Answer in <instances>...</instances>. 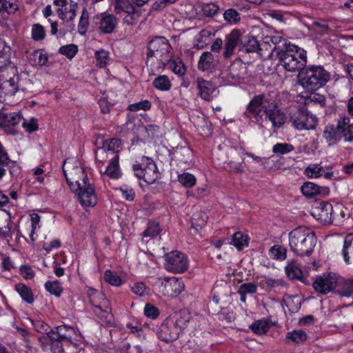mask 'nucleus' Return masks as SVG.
<instances>
[{
  "label": "nucleus",
  "instance_id": "nucleus-1",
  "mask_svg": "<svg viewBox=\"0 0 353 353\" xmlns=\"http://www.w3.org/2000/svg\"><path fill=\"white\" fill-rule=\"evenodd\" d=\"M276 52L278 65L282 66L285 71L294 72L303 68L307 63V52L302 48L292 44L281 36H266Z\"/></svg>",
  "mask_w": 353,
  "mask_h": 353
},
{
  "label": "nucleus",
  "instance_id": "nucleus-2",
  "mask_svg": "<svg viewBox=\"0 0 353 353\" xmlns=\"http://www.w3.org/2000/svg\"><path fill=\"white\" fill-rule=\"evenodd\" d=\"M263 112L265 119L269 120L274 129L280 128L285 123V115L279 108L276 101L266 97L263 94L254 95L246 106L243 116L246 119H254L256 123L262 121Z\"/></svg>",
  "mask_w": 353,
  "mask_h": 353
},
{
  "label": "nucleus",
  "instance_id": "nucleus-3",
  "mask_svg": "<svg viewBox=\"0 0 353 353\" xmlns=\"http://www.w3.org/2000/svg\"><path fill=\"white\" fill-rule=\"evenodd\" d=\"M1 59L3 65H1V94L6 96H14L18 91V70L14 63L10 61L12 51L10 46L1 41Z\"/></svg>",
  "mask_w": 353,
  "mask_h": 353
},
{
  "label": "nucleus",
  "instance_id": "nucleus-4",
  "mask_svg": "<svg viewBox=\"0 0 353 353\" xmlns=\"http://www.w3.org/2000/svg\"><path fill=\"white\" fill-rule=\"evenodd\" d=\"M316 237L313 231L305 227H298L289 233V245L296 255L310 256L316 245Z\"/></svg>",
  "mask_w": 353,
  "mask_h": 353
},
{
  "label": "nucleus",
  "instance_id": "nucleus-5",
  "mask_svg": "<svg viewBox=\"0 0 353 353\" xmlns=\"http://www.w3.org/2000/svg\"><path fill=\"white\" fill-rule=\"evenodd\" d=\"M296 72H299V78L301 85L310 91H316L323 87L331 77L330 73L320 65H305Z\"/></svg>",
  "mask_w": 353,
  "mask_h": 353
},
{
  "label": "nucleus",
  "instance_id": "nucleus-6",
  "mask_svg": "<svg viewBox=\"0 0 353 353\" xmlns=\"http://www.w3.org/2000/svg\"><path fill=\"white\" fill-rule=\"evenodd\" d=\"M133 174L148 184L154 183L159 178V172L156 163L148 157L143 156L132 166Z\"/></svg>",
  "mask_w": 353,
  "mask_h": 353
},
{
  "label": "nucleus",
  "instance_id": "nucleus-7",
  "mask_svg": "<svg viewBox=\"0 0 353 353\" xmlns=\"http://www.w3.org/2000/svg\"><path fill=\"white\" fill-rule=\"evenodd\" d=\"M187 326L188 322L183 318H179L176 321L167 319L157 329V335L158 339L162 341L172 342L179 338L180 334L183 332Z\"/></svg>",
  "mask_w": 353,
  "mask_h": 353
},
{
  "label": "nucleus",
  "instance_id": "nucleus-8",
  "mask_svg": "<svg viewBox=\"0 0 353 353\" xmlns=\"http://www.w3.org/2000/svg\"><path fill=\"white\" fill-rule=\"evenodd\" d=\"M171 50L172 47L165 37H156L148 44V59L154 57L165 67V62L171 57Z\"/></svg>",
  "mask_w": 353,
  "mask_h": 353
},
{
  "label": "nucleus",
  "instance_id": "nucleus-9",
  "mask_svg": "<svg viewBox=\"0 0 353 353\" xmlns=\"http://www.w3.org/2000/svg\"><path fill=\"white\" fill-rule=\"evenodd\" d=\"M148 0H115L114 10L117 14L122 12L127 14L124 21L128 24H134L139 19L141 12L138 8L145 4Z\"/></svg>",
  "mask_w": 353,
  "mask_h": 353
},
{
  "label": "nucleus",
  "instance_id": "nucleus-10",
  "mask_svg": "<svg viewBox=\"0 0 353 353\" xmlns=\"http://www.w3.org/2000/svg\"><path fill=\"white\" fill-rule=\"evenodd\" d=\"M290 121L299 130H314L318 124V118L304 109H296L290 112Z\"/></svg>",
  "mask_w": 353,
  "mask_h": 353
},
{
  "label": "nucleus",
  "instance_id": "nucleus-11",
  "mask_svg": "<svg viewBox=\"0 0 353 353\" xmlns=\"http://www.w3.org/2000/svg\"><path fill=\"white\" fill-rule=\"evenodd\" d=\"M165 269L173 273H183L189 267L188 256L178 250L166 253L164 256Z\"/></svg>",
  "mask_w": 353,
  "mask_h": 353
},
{
  "label": "nucleus",
  "instance_id": "nucleus-12",
  "mask_svg": "<svg viewBox=\"0 0 353 353\" xmlns=\"http://www.w3.org/2000/svg\"><path fill=\"white\" fill-rule=\"evenodd\" d=\"M8 197L4 194L1 193V208H3L4 203L8 202ZM1 220H3L6 225L1 228V241H6V244L9 246H11V241L12 239V235L15 234L17 236V225L13 221L11 213L1 208Z\"/></svg>",
  "mask_w": 353,
  "mask_h": 353
},
{
  "label": "nucleus",
  "instance_id": "nucleus-13",
  "mask_svg": "<svg viewBox=\"0 0 353 353\" xmlns=\"http://www.w3.org/2000/svg\"><path fill=\"white\" fill-rule=\"evenodd\" d=\"M158 290L163 296L176 297L185 289L182 279L176 277H165L159 279L158 281Z\"/></svg>",
  "mask_w": 353,
  "mask_h": 353
},
{
  "label": "nucleus",
  "instance_id": "nucleus-14",
  "mask_svg": "<svg viewBox=\"0 0 353 353\" xmlns=\"http://www.w3.org/2000/svg\"><path fill=\"white\" fill-rule=\"evenodd\" d=\"M347 116L341 117L336 125L327 124L323 131V137L328 145H333L339 143L343 137V128L347 123Z\"/></svg>",
  "mask_w": 353,
  "mask_h": 353
},
{
  "label": "nucleus",
  "instance_id": "nucleus-15",
  "mask_svg": "<svg viewBox=\"0 0 353 353\" xmlns=\"http://www.w3.org/2000/svg\"><path fill=\"white\" fill-rule=\"evenodd\" d=\"M338 276L336 274L328 272L315 277L312 287L317 293L326 295L330 292H335L337 286Z\"/></svg>",
  "mask_w": 353,
  "mask_h": 353
},
{
  "label": "nucleus",
  "instance_id": "nucleus-16",
  "mask_svg": "<svg viewBox=\"0 0 353 353\" xmlns=\"http://www.w3.org/2000/svg\"><path fill=\"white\" fill-rule=\"evenodd\" d=\"M63 172L66 182L72 192H77L81 188V183L88 181L85 169L81 166H72L70 170H66L63 165Z\"/></svg>",
  "mask_w": 353,
  "mask_h": 353
},
{
  "label": "nucleus",
  "instance_id": "nucleus-17",
  "mask_svg": "<svg viewBox=\"0 0 353 353\" xmlns=\"http://www.w3.org/2000/svg\"><path fill=\"white\" fill-rule=\"evenodd\" d=\"M86 294L96 314H99V312L108 313L111 310L110 302L103 293L93 288H88Z\"/></svg>",
  "mask_w": 353,
  "mask_h": 353
},
{
  "label": "nucleus",
  "instance_id": "nucleus-18",
  "mask_svg": "<svg viewBox=\"0 0 353 353\" xmlns=\"http://www.w3.org/2000/svg\"><path fill=\"white\" fill-rule=\"evenodd\" d=\"M74 192L78 196L80 204L83 207H93L97 203L94 187L88 181L81 183V188Z\"/></svg>",
  "mask_w": 353,
  "mask_h": 353
},
{
  "label": "nucleus",
  "instance_id": "nucleus-19",
  "mask_svg": "<svg viewBox=\"0 0 353 353\" xmlns=\"http://www.w3.org/2000/svg\"><path fill=\"white\" fill-rule=\"evenodd\" d=\"M23 119L20 112H11L6 114L1 108V130L7 134L16 135L18 130L16 126Z\"/></svg>",
  "mask_w": 353,
  "mask_h": 353
},
{
  "label": "nucleus",
  "instance_id": "nucleus-20",
  "mask_svg": "<svg viewBox=\"0 0 353 353\" xmlns=\"http://www.w3.org/2000/svg\"><path fill=\"white\" fill-rule=\"evenodd\" d=\"M39 342L43 351H50L51 353H63L64 345H68L67 343L52 334L39 337Z\"/></svg>",
  "mask_w": 353,
  "mask_h": 353
},
{
  "label": "nucleus",
  "instance_id": "nucleus-21",
  "mask_svg": "<svg viewBox=\"0 0 353 353\" xmlns=\"http://www.w3.org/2000/svg\"><path fill=\"white\" fill-rule=\"evenodd\" d=\"M312 214L317 221L324 225L333 223V207L328 202H321L320 206L315 208Z\"/></svg>",
  "mask_w": 353,
  "mask_h": 353
},
{
  "label": "nucleus",
  "instance_id": "nucleus-22",
  "mask_svg": "<svg viewBox=\"0 0 353 353\" xmlns=\"http://www.w3.org/2000/svg\"><path fill=\"white\" fill-rule=\"evenodd\" d=\"M8 171L10 177H17L21 172V168L15 161L10 159L6 149L1 145V180Z\"/></svg>",
  "mask_w": 353,
  "mask_h": 353
},
{
  "label": "nucleus",
  "instance_id": "nucleus-23",
  "mask_svg": "<svg viewBox=\"0 0 353 353\" xmlns=\"http://www.w3.org/2000/svg\"><path fill=\"white\" fill-rule=\"evenodd\" d=\"M240 37L241 32L237 29H234L230 33L226 34L223 52L225 59H230L233 55L238 43L241 42Z\"/></svg>",
  "mask_w": 353,
  "mask_h": 353
},
{
  "label": "nucleus",
  "instance_id": "nucleus-24",
  "mask_svg": "<svg viewBox=\"0 0 353 353\" xmlns=\"http://www.w3.org/2000/svg\"><path fill=\"white\" fill-rule=\"evenodd\" d=\"M50 334L58 337V339L63 340L67 344H70L74 336L77 334V330L74 326L63 323L52 328Z\"/></svg>",
  "mask_w": 353,
  "mask_h": 353
},
{
  "label": "nucleus",
  "instance_id": "nucleus-25",
  "mask_svg": "<svg viewBox=\"0 0 353 353\" xmlns=\"http://www.w3.org/2000/svg\"><path fill=\"white\" fill-rule=\"evenodd\" d=\"M99 19V29L103 34L112 33L118 24L117 19L112 14L102 13Z\"/></svg>",
  "mask_w": 353,
  "mask_h": 353
},
{
  "label": "nucleus",
  "instance_id": "nucleus-26",
  "mask_svg": "<svg viewBox=\"0 0 353 353\" xmlns=\"http://www.w3.org/2000/svg\"><path fill=\"white\" fill-rule=\"evenodd\" d=\"M168 155L171 161L178 160L183 163H188L192 161V151L187 146H177L168 150Z\"/></svg>",
  "mask_w": 353,
  "mask_h": 353
},
{
  "label": "nucleus",
  "instance_id": "nucleus-27",
  "mask_svg": "<svg viewBox=\"0 0 353 353\" xmlns=\"http://www.w3.org/2000/svg\"><path fill=\"white\" fill-rule=\"evenodd\" d=\"M196 83L201 98L208 101H211L213 98V92L216 90L215 85L203 77H198Z\"/></svg>",
  "mask_w": 353,
  "mask_h": 353
},
{
  "label": "nucleus",
  "instance_id": "nucleus-28",
  "mask_svg": "<svg viewBox=\"0 0 353 353\" xmlns=\"http://www.w3.org/2000/svg\"><path fill=\"white\" fill-rule=\"evenodd\" d=\"M198 70L201 72H212L216 68L214 57L211 52H203L199 57Z\"/></svg>",
  "mask_w": 353,
  "mask_h": 353
},
{
  "label": "nucleus",
  "instance_id": "nucleus-29",
  "mask_svg": "<svg viewBox=\"0 0 353 353\" xmlns=\"http://www.w3.org/2000/svg\"><path fill=\"white\" fill-rule=\"evenodd\" d=\"M285 271L289 279L299 280L305 283L303 277V271L301 268L300 264L295 260L292 259L288 261V264L285 268Z\"/></svg>",
  "mask_w": 353,
  "mask_h": 353
},
{
  "label": "nucleus",
  "instance_id": "nucleus-30",
  "mask_svg": "<svg viewBox=\"0 0 353 353\" xmlns=\"http://www.w3.org/2000/svg\"><path fill=\"white\" fill-rule=\"evenodd\" d=\"M301 191L303 195L307 198H315L316 196L322 194V192H327V189L320 187L312 182L307 181L301 187Z\"/></svg>",
  "mask_w": 353,
  "mask_h": 353
},
{
  "label": "nucleus",
  "instance_id": "nucleus-31",
  "mask_svg": "<svg viewBox=\"0 0 353 353\" xmlns=\"http://www.w3.org/2000/svg\"><path fill=\"white\" fill-rule=\"evenodd\" d=\"M241 43L242 50L247 53L260 52V41L253 35H245L241 39Z\"/></svg>",
  "mask_w": 353,
  "mask_h": 353
},
{
  "label": "nucleus",
  "instance_id": "nucleus-32",
  "mask_svg": "<svg viewBox=\"0 0 353 353\" xmlns=\"http://www.w3.org/2000/svg\"><path fill=\"white\" fill-rule=\"evenodd\" d=\"M105 174L112 179H118L121 177L122 172L119 166V155L115 154L112 158L106 168Z\"/></svg>",
  "mask_w": 353,
  "mask_h": 353
},
{
  "label": "nucleus",
  "instance_id": "nucleus-33",
  "mask_svg": "<svg viewBox=\"0 0 353 353\" xmlns=\"http://www.w3.org/2000/svg\"><path fill=\"white\" fill-rule=\"evenodd\" d=\"M77 3L70 0L67 6L59 8L57 10L59 17L62 20L72 21L76 17Z\"/></svg>",
  "mask_w": 353,
  "mask_h": 353
},
{
  "label": "nucleus",
  "instance_id": "nucleus-34",
  "mask_svg": "<svg viewBox=\"0 0 353 353\" xmlns=\"http://www.w3.org/2000/svg\"><path fill=\"white\" fill-rule=\"evenodd\" d=\"M250 237L248 234L238 231L231 236V241L229 243L236 248L238 251H241L249 245Z\"/></svg>",
  "mask_w": 353,
  "mask_h": 353
},
{
  "label": "nucleus",
  "instance_id": "nucleus-35",
  "mask_svg": "<svg viewBox=\"0 0 353 353\" xmlns=\"http://www.w3.org/2000/svg\"><path fill=\"white\" fill-rule=\"evenodd\" d=\"M307 334L301 330H294L287 332L284 342L286 344L292 343L294 345L303 343L307 339Z\"/></svg>",
  "mask_w": 353,
  "mask_h": 353
},
{
  "label": "nucleus",
  "instance_id": "nucleus-36",
  "mask_svg": "<svg viewBox=\"0 0 353 353\" xmlns=\"http://www.w3.org/2000/svg\"><path fill=\"white\" fill-rule=\"evenodd\" d=\"M210 30L202 29L194 37V47L196 49H203L210 43Z\"/></svg>",
  "mask_w": 353,
  "mask_h": 353
},
{
  "label": "nucleus",
  "instance_id": "nucleus-37",
  "mask_svg": "<svg viewBox=\"0 0 353 353\" xmlns=\"http://www.w3.org/2000/svg\"><path fill=\"white\" fill-rule=\"evenodd\" d=\"M334 292L341 297H351L353 296V280L343 279L339 283V289Z\"/></svg>",
  "mask_w": 353,
  "mask_h": 353
},
{
  "label": "nucleus",
  "instance_id": "nucleus-38",
  "mask_svg": "<svg viewBox=\"0 0 353 353\" xmlns=\"http://www.w3.org/2000/svg\"><path fill=\"white\" fill-rule=\"evenodd\" d=\"M270 327L269 321L266 319H261L253 322L249 328L253 333L257 335H263L266 334Z\"/></svg>",
  "mask_w": 353,
  "mask_h": 353
},
{
  "label": "nucleus",
  "instance_id": "nucleus-39",
  "mask_svg": "<svg viewBox=\"0 0 353 353\" xmlns=\"http://www.w3.org/2000/svg\"><path fill=\"white\" fill-rule=\"evenodd\" d=\"M15 290L25 302L29 304L34 302V296L32 289L28 285L23 283H17L15 285Z\"/></svg>",
  "mask_w": 353,
  "mask_h": 353
},
{
  "label": "nucleus",
  "instance_id": "nucleus-40",
  "mask_svg": "<svg viewBox=\"0 0 353 353\" xmlns=\"http://www.w3.org/2000/svg\"><path fill=\"white\" fill-rule=\"evenodd\" d=\"M161 229L159 223L154 219H150L147 228L142 232L143 237L155 238L160 234Z\"/></svg>",
  "mask_w": 353,
  "mask_h": 353
},
{
  "label": "nucleus",
  "instance_id": "nucleus-41",
  "mask_svg": "<svg viewBox=\"0 0 353 353\" xmlns=\"http://www.w3.org/2000/svg\"><path fill=\"white\" fill-rule=\"evenodd\" d=\"M177 181L183 187L190 189L196 184L197 179L194 174L183 172L181 174H178Z\"/></svg>",
  "mask_w": 353,
  "mask_h": 353
},
{
  "label": "nucleus",
  "instance_id": "nucleus-42",
  "mask_svg": "<svg viewBox=\"0 0 353 353\" xmlns=\"http://www.w3.org/2000/svg\"><path fill=\"white\" fill-rule=\"evenodd\" d=\"M165 64L169 65V68L176 74L179 76H183L186 72V67L184 63L179 58L171 59L168 58V60L165 62Z\"/></svg>",
  "mask_w": 353,
  "mask_h": 353
},
{
  "label": "nucleus",
  "instance_id": "nucleus-43",
  "mask_svg": "<svg viewBox=\"0 0 353 353\" xmlns=\"http://www.w3.org/2000/svg\"><path fill=\"white\" fill-rule=\"evenodd\" d=\"M353 251V233L347 234L343 241V246L342 249V255L343 260L346 264L350 263L349 254Z\"/></svg>",
  "mask_w": 353,
  "mask_h": 353
},
{
  "label": "nucleus",
  "instance_id": "nucleus-44",
  "mask_svg": "<svg viewBox=\"0 0 353 353\" xmlns=\"http://www.w3.org/2000/svg\"><path fill=\"white\" fill-rule=\"evenodd\" d=\"M153 87L162 92L168 91L170 90L172 84L166 75H159L152 81Z\"/></svg>",
  "mask_w": 353,
  "mask_h": 353
},
{
  "label": "nucleus",
  "instance_id": "nucleus-45",
  "mask_svg": "<svg viewBox=\"0 0 353 353\" xmlns=\"http://www.w3.org/2000/svg\"><path fill=\"white\" fill-rule=\"evenodd\" d=\"M44 287L48 292L57 297H60L63 291L60 282L57 280L46 281L44 284Z\"/></svg>",
  "mask_w": 353,
  "mask_h": 353
},
{
  "label": "nucleus",
  "instance_id": "nucleus-46",
  "mask_svg": "<svg viewBox=\"0 0 353 353\" xmlns=\"http://www.w3.org/2000/svg\"><path fill=\"white\" fill-rule=\"evenodd\" d=\"M104 281L109 285L119 287L123 284L121 278L111 270H106L103 274Z\"/></svg>",
  "mask_w": 353,
  "mask_h": 353
},
{
  "label": "nucleus",
  "instance_id": "nucleus-47",
  "mask_svg": "<svg viewBox=\"0 0 353 353\" xmlns=\"http://www.w3.org/2000/svg\"><path fill=\"white\" fill-rule=\"evenodd\" d=\"M294 150V146L288 143H276L272 147V152L277 156L290 153Z\"/></svg>",
  "mask_w": 353,
  "mask_h": 353
},
{
  "label": "nucleus",
  "instance_id": "nucleus-48",
  "mask_svg": "<svg viewBox=\"0 0 353 353\" xmlns=\"http://www.w3.org/2000/svg\"><path fill=\"white\" fill-rule=\"evenodd\" d=\"M259 286L265 291H270L276 287L285 286V281L283 279L268 277L263 281H261Z\"/></svg>",
  "mask_w": 353,
  "mask_h": 353
},
{
  "label": "nucleus",
  "instance_id": "nucleus-49",
  "mask_svg": "<svg viewBox=\"0 0 353 353\" xmlns=\"http://www.w3.org/2000/svg\"><path fill=\"white\" fill-rule=\"evenodd\" d=\"M31 60L36 65H46L48 61V56L43 50H36L31 54Z\"/></svg>",
  "mask_w": 353,
  "mask_h": 353
},
{
  "label": "nucleus",
  "instance_id": "nucleus-50",
  "mask_svg": "<svg viewBox=\"0 0 353 353\" xmlns=\"http://www.w3.org/2000/svg\"><path fill=\"white\" fill-rule=\"evenodd\" d=\"M269 255L277 261H284L287 257V250L280 245H274L270 248Z\"/></svg>",
  "mask_w": 353,
  "mask_h": 353
},
{
  "label": "nucleus",
  "instance_id": "nucleus-51",
  "mask_svg": "<svg viewBox=\"0 0 353 353\" xmlns=\"http://www.w3.org/2000/svg\"><path fill=\"white\" fill-rule=\"evenodd\" d=\"M152 108V103L148 99L141 100L139 102L129 104L127 110L130 112H137L139 110L148 111Z\"/></svg>",
  "mask_w": 353,
  "mask_h": 353
},
{
  "label": "nucleus",
  "instance_id": "nucleus-52",
  "mask_svg": "<svg viewBox=\"0 0 353 353\" xmlns=\"http://www.w3.org/2000/svg\"><path fill=\"white\" fill-rule=\"evenodd\" d=\"M19 9L18 5L13 0H1V18L5 19L3 15L7 13L8 15L14 14Z\"/></svg>",
  "mask_w": 353,
  "mask_h": 353
},
{
  "label": "nucleus",
  "instance_id": "nucleus-53",
  "mask_svg": "<svg viewBox=\"0 0 353 353\" xmlns=\"http://www.w3.org/2000/svg\"><path fill=\"white\" fill-rule=\"evenodd\" d=\"M89 25V12L86 8H83L80 17L78 24V32L81 35H84L87 31Z\"/></svg>",
  "mask_w": 353,
  "mask_h": 353
},
{
  "label": "nucleus",
  "instance_id": "nucleus-54",
  "mask_svg": "<svg viewBox=\"0 0 353 353\" xmlns=\"http://www.w3.org/2000/svg\"><path fill=\"white\" fill-rule=\"evenodd\" d=\"M272 45L270 41L266 40V37H263L262 41H260V52L258 53L261 57L266 56V52H268L267 56L270 57L271 58H276V52L272 51Z\"/></svg>",
  "mask_w": 353,
  "mask_h": 353
},
{
  "label": "nucleus",
  "instance_id": "nucleus-55",
  "mask_svg": "<svg viewBox=\"0 0 353 353\" xmlns=\"http://www.w3.org/2000/svg\"><path fill=\"white\" fill-rule=\"evenodd\" d=\"M31 323L35 331L45 334V335H50V332L52 330L48 323L41 319H32Z\"/></svg>",
  "mask_w": 353,
  "mask_h": 353
},
{
  "label": "nucleus",
  "instance_id": "nucleus-56",
  "mask_svg": "<svg viewBox=\"0 0 353 353\" xmlns=\"http://www.w3.org/2000/svg\"><path fill=\"white\" fill-rule=\"evenodd\" d=\"M304 173L308 178H319L323 174V168L319 164H311L305 168Z\"/></svg>",
  "mask_w": 353,
  "mask_h": 353
},
{
  "label": "nucleus",
  "instance_id": "nucleus-57",
  "mask_svg": "<svg viewBox=\"0 0 353 353\" xmlns=\"http://www.w3.org/2000/svg\"><path fill=\"white\" fill-rule=\"evenodd\" d=\"M78 52V46L75 44H67L59 48V53L65 56L68 59H72Z\"/></svg>",
  "mask_w": 353,
  "mask_h": 353
},
{
  "label": "nucleus",
  "instance_id": "nucleus-58",
  "mask_svg": "<svg viewBox=\"0 0 353 353\" xmlns=\"http://www.w3.org/2000/svg\"><path fill=\"white\" fill-rule=\"evenodd\" d=\"M208 216L201 212L194 213L192 218V227L198 229L202 228L207 223Z\"/></svg>",
  "mask_w": 353,
  "mask_h": 353
},
{
  "label": "nucleus",
  "instance_id": "nucleus-59",
  "mask_svg": "<svg viewBox=\"0 0 353 353\" xmlns=\"http://www.w3.org/2000/svg\"><path fill=\"white\" fill-rule=\"evenodd\" d=\"M32 39L35 41L43 40L46 37V30L39 23L34 24L31 31Z\"/></svg>",
  "mask_w": 353,
  "mask_h": 353
},
{
  "label": "nucleus",
  "instance_id": "nucleus-60",
  "mask_svg": "<svg viewBox=\"0 0 353 353\" xmlns=\"http://www.w3.org/2000/svg\"><path fill=\"white\" fill-rule=\"evenodd\" d=\"M108 151H111L115 154H119V152L122 147V141L117 138H112L105 141V145Z\"/></svg>",
  "mask_w": 353,
  "mask_h": 353
},
{
  "label": "nucleus",
  "instance_id": "nucleus-61",
  "mask_svg": "<svg viewBox=\"0 0 353 353\" xmlns=\"http://www.w3.org/2000/svg\"><path fill=\"white\" fill-rule=\"evenodd\" d=\"M143 314L148 318L157 319L159 316L160 311L154 305L147 303L144 306Z\"/></svg>",
  "mask_w": 353,
  "mask_h": 353
},
{
  "label": "nucleus",
  "instance_id": "nucleus-62",
  "mask_svg": "<svg viewBox=\"0 0 353 353\" xmlns=\"http://www.w3.org/2000/svg\"><path fill=\"white\" fill-rule=\"evenodd\" d=\"M95 59L97 60V65L99 68H105L109 59V52L101 49L95 52Z\"/></svg>",
  "mask_w": 353,
  "mask_h": 353
},
{
  "label": "nucleus",
  "instance_id": "nucleus-63",
  "mask_svg": "<svg viewBox=\"0 0 353 353\" xmlns=\"http://www.w3.org/2000/svg\"><path fill=\"white\" fill-rule=\"evenodd\" d=\"M224 19L230 23H236L241 19L239 13L233 8H229L224 12Z\"/></svg>",
  "mask_w": 353,
  "mask_h": 353
},
{
  "label": "nucleus",
  "instance_id": "nucleus-64",
  "mask_svg": "<svg viewBox=\"0 0 353 353\" xmlns=\"http://www.w3.org/2000/svg\"><path fill=\"white\" fill-rule=\"evenodd\" d=\"M347 121V123L343 128V137L345 142L353 143V123H350L348 116Z\"/></svg>",
  "mask_w": 353,
  "mask_h": 353
}]
</instances>
